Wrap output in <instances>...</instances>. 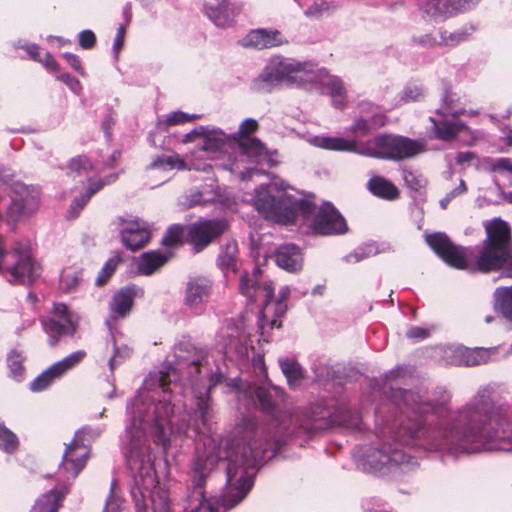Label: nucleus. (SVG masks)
I'll return each instance as SVG.
<instances>
[{"mask_svg":"<svg viewBox=\"0 0 512 512\" xmlns=\"http://www.w3.org/2000/svg\"><path fill=\"white\" fill-rule=\"evenodd\" d=\"M175 362L165 364L161 370L151 372L136 396L129 402V423L137 436L141 431L145 446L150 431L155 441L166 448L170 436L181 435L192 429L197 437L196 456L192 468V490L186 497L184 512H220L206 503L204 485L215 464L227 460V483L221 495L224 510L239 504L254 483L256 467L274 456L281 448L282 436L290 435L285 419L292 415L283 411L285 394L277 386L253 389L251 394L261 410L270 415L276 431L271 434L258 427L255 420L244 417L225 439L213 432L214 412L210 390L221 379L208 352L189 342L174 347Z\"/></svg>","mask_w":512,"mask_h":512,"instance_id":"1","label":"nucleus"},{"mask_svg":"<svg viewBox=\"0 0 512 512\" xmlns=\"http://www.w3.org/2000/svg\"><path fill=\"white\" fill-rule=\"evenodd\" d=\"M496 387H479L475 395L457 410H450L451 394L444 388L427 401L415 391L399 390L397 405L425 420L404 421L393 436L370 448L363 466L381 476L408 472L417 466L416 459L400 446L420 447L444 456L458 457L487 451L512 452V406L495 405Z\"/></svg>","mask_w":512,"mask_h":512,"instance_id":"2","label":"nucleus"},{"mask_svg":"<svg viewBox=\"0 0 512 512\" xmlns=\"http://www.w3.org/2000/svg\"><path fill=\"white\" fill-rule=\"evenodd\" d=\"M271 188L272 184L260 186L252 199L254 208L265 219L283 225L299 222L317 235H337L348 230L345 219L331 203L325 202L316 208L310 199L299 193L283 192L275 197Z\"/></svg>","mask_w":512,"mask_h":512,"instance_id":"3","label":"nucleus"},{"mask_svg":"<svg viewBox=\"0 0 512 512\" xmlns=\"http://www.w3.org/2000/svg\"><path fill=\"white\" fill-rule=\"evenodd\" d=\"M486 240L478 249V255L472 267L474 249L454 245L448 236L437 232L427 234L428 246L448 265L457 269H471L481 272L503 270V275L512 278V246L508 224L494 219L485 226Z\"/></svg>","mask_w":512,"mask_h":512,"instance_id":"4","label":"nucleus"},{"mask_svg":"<svg viewBox=\"0 0 512 512\" xmlns=\"http://www.w3.org/2000/svg\"><path fill=\"white\" fill-rule=\"evenodd\" d=\"M132 425L126 426L123 438L127 465L132 473L131 497L136 512H170L168 491L157 480L153 458L148 452L143 433L133 434Z\"/></svg>","mask_w":512,"mask_h":512,"instance_id":"5","label":"nucleus"},{"mask_svg":"<svg viewBox=\"0 0 512 512\" xmlns=\"http://www.w3.org/2000/svg\"><path fill=\"white\" fill-rule=\"evenodd\" d=\"M259 273L258 268H255L251 274L244 273L240 279V292L249 300H255L261 296L264 297L265 304L259 317V330L263 340L268 342L269 339L266 336L267 328L273 329L281 327L280 318H282L287 311L285 301L290 295V288L288 286L281 287L278 299L274 301V288L272 283L264 282L260 284Z\"/></svg>","mask_w":512,"mask_h":512,"instance_id":"6","label":"nucleus"},{"mask_svg":"<svg viewBox=\"0 0 512 512\" xmlns=\"http://www.w3.org/2000/svg\"><path fill=\"white\" fill-rule=\"evenodd\" d=\"M315 64L300 62L292 58L273 56L261 74L253 81V89L266 90L267 86L287 85L306 90L310 87Z\"/></svg>","mask_w":512,"mask_h":512,"instance_id":"7","label":"nucleus"},{"mask_svg":"<svg viewBox=\"0 0 512 512\" xmlns=\"http://www.w3.org/2000/svg\"><path fill=\"white\" fill-rule=\"evenodd\" d=\"M0 274L8 275L9 282L30 285L40 275V266L33 258L26 243H17L7 251L0 237Z\"/></svg>","mask_w":512,"mask_h":512,"instance_id":"8","label":"nucleus"},{"mask_svg":"<svg viewBox=\"0 0 512 512\" xmlns=\"http://www.w3.org/2000/svg\"><path fill=\"white\" fill-rule=\"evenodd\" d=\"M425 151L422 141L411 140L397 135L382 134L359 143L357 154L379 158L400 160L413 157Z\"/></svg>","mask_w":512,"mask_h":512,"instance_id":"9","label":"nucleus"},{"mask_svg":"<svg viewBox=\"0 0 512 512\" xmlns=\"http://www.w3.org/2000/svg\"><path fill=\"white\" fill-rule=\"evenodd\" d=\"M101 433L102 429L99 427H84L75 433L73 440L65 449L60 464V472L64 473V477L67 480L75 479L85 467L90 452V445Z\"/></svg>","mask_w":512,"mask_h":512,"instance_id":"10","label":"nucleus"},{"mask_svg":"<svg viewBox=\"0 0 512 512\" xmlns=\"http://www.w3.org/2000/svg\"><path fill=\"white\" fill-rule=\"evenodd\" d=\"M80 315L64 303H55L51 315L42 319V326L49 337V344L54 346L62 337H73L79 327Z\"/></svg>","mask_w":512,"mask_h":512,"instance_id":"11","label":"nucleus"},{"mask_svg":"<svg viewBox=\"0 0 512 512\" xmlns=\"http://www.w3.org/2000/svg\"><path fill=\"white\" fill-rule=\"evenodd\" d=\"M235 146L238 148L237 155H229L227 163H223L220 167L232 174L239 175L241 180L249 179L254 172L251 168L243 170V163L246 158L251 161L258 162L266 157V149L260 140L256 138H246L236 142Z\"/></svg>","mask_w":512,"mask_h":512,"instance_id":"12","label":"nucleus"},{"mask_svg":"<svg viewBox=\"0 0 512 512\" xmlns=\"http://www.w3.org/2000/svg\"><path fill=\"white\" fill-rule=\"evenodd\" d=\"M313 76L306 91L328 94L332 105L337 109H343L347 103V91L343 81L335 75H331L324 68L314 66Z\"/></svg>","mask_w":512,"mask_h":512,"instance_id":"13","label":"nucleus"},{"mask_svg":"<svg viewBox=\"0 0 512 512\" xmlns=\"http://www.w3.org/2000/svg\"><path fill=\"white\" fill-rule=\"evenodd\" d=\"M227 227L224 219H200L187 227L186 240L198 253L222 235Z\"/></svg>","mask_w":512,"mask_h":512,"instance_id":"14","label":"nucleus"},{"mask_svg":"<svg viewBox=\"0 0 512 512\" xmlns=\"http://www.w3.org/2000/svg\"><path fill=\"white\" fill-rule=\"evenodd\" d=\"M86 355V351L77 350L55 362L30 383V390L32 392H41L47 389L54 381L62 378L70 370L78 366L85 359Z\"/></svg>","mask_w":512,"mask_h":512,"instance_id":"15","label":"nucleus"},{"mask_svg":"<svg viewBox=\"0 0 512 512\" xmlns=\"http://www.w3.org/2000/svg\"><path fill=\"white\" fill-rule=\"evenodd\" d=\"M444 104L437 109L436 117H430L433 124L434 137L440 140H450L458 133L465 130L466 125L458 119L464 110H457L448 103V96L443 99Z\"/></svg>","mask_w":512,"mask_h":512,"instance_id":"16","label":"nucleus"},{"mask_svg":"<svg viewBox=\"0 0 512 512\" xmlns=\"http://www.w3.org/2000/svg\"><path fill=\"white\" fill-rule=\"evenodd\" d=\"M361 116L356 118L347 131L354 137H363L371 130L385 124V115L372 103L363 101L359 104Z\"/></svg>","mask_w":512,"mask_h":512,"instance_id":"17","label":"nucleus"},{"mask_svg":"<svg viewBox=\"0 0 512 512\" xmlns=\"http://www.w3.org/2000/svg\"><path fill=\"white\" fill-rule=\"evenodd\" d=\"M149 172L151 174L161 173L164 174L161 178L160 184L166 182L169 179L167 173L172 171L173 169L177 170H190L194 169L202 172H209L211 170V165L206 162H197L192 160L188 165L184 159L180 157L178 154H172L168 156H159L157 157L150 165Z\"/></svg>","mask_w":512,"mask_h":512,"instance_id":"18","label":"nucleus"},{"mask_svg":"<svg viewBox=\"0 0 512 512\" xmlns=\"http://www.w3.org/2000/svg\"><path fill=\"white\" fill-rule=\"evenodd\" d=\"M235 146L229 134L220 129H210L205 127V133L202 134L199 148L195 153H204L208 158H219L222 154H230V150Z\"/></svg>","mask_w":512,"mask_h":512,"instance_id":"19","label":"nucleus"},{"mask_svg":"<svg viewBox=\"0 0 512 512\" xmlns=\"http://www.w3.org/2000/svg\"><path fill=\"white\" fill-rule=\"evenodd\" d=\"M478 0H420L421 11L435 20L470 9Z\"/></svg>","mask_w":512,"mask_h":512,"instance_id":"20","label":"nucleus"},{"mask_svg":"<svg viewBox=\"0 0 512 512\" xmlns=\"http://www.w3.org/2000/svg\"><path fill=\"white\" fill-rule=\"evenodd\" d=\"M119 231L123 245L132 251L142 248L150 240V231L138 219H119Z\"/></svg>","mask_w":512,"mask_h":512,"instance_id":"21","label":"nucleus"},{"mask_svg":"<svg viewBox=\"0 0 512 512\" xmlns=\"http://www.w3.org/2000/svg\"><path fill=\"white\" fill-rule=\"evenodd\" d=\"M239 43L245 48L263 50L279 47L288 41L279 30L259 28L249 31Z\"/></svg>","mask_w":512,"mask_h":512,"instance_id":"22","label":"nucleus"},{"mask_svg":"<svg viewBox=\"0 0 512 512\" xmlns=\"http://www.w3.org/2000/svg\"><path fill=\"white\" fill-rule=\"evenodd\" d=\"M138 293H142V289L131 285L120 289L113 295L109 306L110 314L106 320L109 330H112V320L124 318L130 313Z\"/></svg>","mask_w":512,"mask_h":512,"instance_id":"23","label":"nucleus"},{"mask_svg":"<svg viewBox=\"0 0 512 512\" xmlns=\"http://www.w3.org/2000/svg\"><path fill=\"white\" fill-rule=\"evenodd\" d=\"M242 11V4L223 1L217 6L205 5V14L220 28H227L234 24L236 17Z\"/></svg>","mask_w":512,"mask_h":512,"instance_id":"24","label":"nucleus"},{"mask_svg":"<svg viewBox=\"0 0 512 512\" xmlns=\"http://www.w3.org/2000/svg\"><path fill=\"white\" fill-rule=\"evenodd\" d=\"M211 287V282L205 278L189 281L185 292V305L196 313L201 312L209 299Z\"/></svg>","mask_w":512,"mask_h":512,"instance_id":"25","label":"nucleus"},{"mask_svg":"<svg viewBox=\"0 0 512 512\" xmlns=\"http://www.w3.org/2000/svg\"><path fill=\"white\" fill-rule=\"evenodd\" d=\"M452 362L456 365L476 366L485 364L494 358L495 349L456 347Z\"/></svg>","mask_w":512,"mask_h":512,"instance_id":"26","label":"nucleus"},{"mask_svg":"<svg viewBox=\"0 0 512 512\" xmlns=\"http://www.w3.org/2000/svg\"><path fill=\"white\" fill-rule=\"evenodd\" d=\"M276 263L288 272H299L303 267V254L301 249L294 244H283L275 253Z\"/></svg>","mask_w":512,"mask_h":512,"instance_id":"27","label":"nucleus"},{"mask_svg":"<svg viewBox=\"0 0 512 512\" xmlns=\"http://www.w3.org/2000/svg\"><path fill=\"white\" fill-rule=\"evenodd\" d=\"M308 142L318 148L332 151H346L357 153L359 142L355 139H345L342 137L313 136Z\"/></svg>","mask_w":512,"mask_h":512,"instance_id":"28","label":"nucleus"},{"mask_svg":"<svg viewBox=\"0 0 512 512\" xmlns=\"http://www.w3.org/2000/svg\"><path fill=\"white\" fill-rule=\"evenodd\" d=\"M66 493V486H56L38 498L30 512H56Z\"/></svg>","mask_w":512,"mask_h":512,"instance_id":"29","label":"nucleus"},{"mask_svg":"<svg viewBox=\"0 0 512 512\" xmlns=\"http://www.w3.org/2000/svg\"><path fill=\"white\" fill-rule=\"evenodd\" d=\"M367 188L374 196L385 200H395L399 196L398 188L382 176L373 175L367 183Z\"/></svg>","mask_w":512,"mask_h":512,"instance_id":"30","label":"nucleus"},{"mask_svg":"<svg viewBox=\"0 0 512 512\" xmlns=\"http://www.w3.org/2000/svg\"><path fill=\"white\" fill-rule=\"evenodd\" d=\"M238 245L234 240H229L221 247L217 263L223 272H235L238 262Z\"/></svg>","mask_w":512,"mask_h":512,"instance_id":"31","label":"nucleus"},{"mask_svg":"<svg viewBox=\"0 0 512 512\" xmlns=\"http://www.w3.org/2000/svg\"><path fill=\"white\" fill-rule=\"evenodd\" d=\"M168 260V255L160 251H149L141 255L138 263V272L142 275H151Z\"/></svg>","mask_w":512,"mask_h":512,"instance_id":"32","label":"nucleus"},{"mask_svg":"<svg viewBox=\"0 0 512 512\" xmlns=\"http://www.w3.org/2000/svg\"><path fill=\"white\" fill-rule=\"evenodd\" d=\"M494 309L503 318L512 322V285L510 287H498L494 292Z\"/></svg>","mask_w":512,"mask_h":512,"instance_id":"33","label":"nucleus"},{"mask_svg":"<svg viewBox=\"0 0 512 512\" xmlns=\"http://www.w3.org/2000/svg\"><path fill=\"white\" fill-rule=\"evenodd\" d=\"M112 354L108 359V367L111 374L114 373L115 369L122 365L127 359L130 358L132 350L126 344L119 343L113 330H110Z\"/></svg>","mask_w":512,"mask_h":512,"instance_id":"34","label":"nucleus"},{"mask_svg":"<svg viewBox=\"0 0 512 512\" xmlns=\"http://www.w3.org/2000/svg\"><path fill=\"white\" fill-rule=\"evenodd\" d=\"M227 328V331L223 333V337L227 336L229 338L228 342H225L223 345L224 353L227 357H232L233 354L236 355L237 358H243V355L246 353V348L243 346V333L238 332L236 329Z\"/></svg>","mask_w":512,"mask_h":512,"instance_id":"35","label":"nucleus"},{"mask_svg":"<svg viewBox=\"0 0 512 512\" xmlns=\"http://www.w3.org/2000/svg\"><path fill=\"white\" fill-rule=\"evenodd\" d=\"M279 365L287 379L288 384L291 387L298 386L303 378V371L301 366L294 360L290 359H280Z\"/></svg>","mask_w":512,"mask_h":512,"instance_id":"36","label":"nucleus"},{"mask_svg":"<svg viewBox=\"0 0 512 512\" xmlns=\"http://www.w3.org/2000/svg\"><path fill=\"white\" fill-rule=\"evenodd\" d=\"M24 356L17 351H11L7 356V366L9 369V376L16 382L24 379L25 368L23 365Z\"/></svg>","mask_w":512,"mask_h":512,"instance_id":"37","label":"nucleus"},{"mask_svg":"<svg viewBox=\"0 0 512 512\" xmlns=\"http://www.w3.org/2000/svg\"><path fill=\"white\" fill-rule=\"evenodd\" d=\"M123 499L120 494L118 483L113 480L110 485V492L106 499L105 506L102 512H121Z\"/></svg>","mask_w":512,"mask_h":512,"instance_id":"38","label":"nucleus"},{"mask_svg":"<svg viewBox=\"0 0 512 512\" xmlns=\"http://www.w3.org/2000/svg\"><path fill=\"white\" fill-rule=\"evenodd\" d=\"M335 422L346 427H359L360 416L347 405L341 406L335 413Z\"/></svg>","mask_w":512,"mask_h":512,"instance_id":"39","label":"nucleus"},{"mask_svg":"<svg viewBox=\"0 0 512 512\" xmlns=\"http://www.w3.org/2000/svg\"><path fill=\"white\" fill-rule=\"evenodd\" d=\"M468 32L465 29H460L457 31L449 32V31H440L439 32V40L440 46L445 47H454L468 39Z\"/></svg>","mask_w":512,"mask_h":512,"instance_id":"40","label":"nucleus"},{"mask_svg":"<svg viewBox=\"0 0 512 512\" xmlns=\"http://www.w3.org/2000/svg\"><path fill=\"white\" fill-rule=\"evenodd\" d=\"M19 447V440L16 434L4 425H0V448L8 453H14Z\"/></svg>","mask_w":512,"mask_h":512,"instance_id":"41","label":"nucleus"},{"mask_svg":"<svg viewBox=\"0 0 512 512\" xmlns=\"http://www.w3.org/2000/svg\"><path fill=\"white\" fill-rule=\"evenodd\" d=\"M258 129V122L253 118H247L241 122L237 132L229 134L232 143L235 145L242 139L250 138L249 136Z\"/></svg>","mask_w":512,"mask_h":512,"instance_id":"42","label":"nucleus"},{"mask_svg":"<svg viewBox=\"0 0 512 512\" xmlns=\"http://www.w3.org/2000/svg\"><path fill=\"white\" fill-rule=\"evenodd\" d=\"M92 169V164L85 156L73 158L68 165V173L73 175V177L76 175L88 176L89 171Z\"/></svg>","mask_w":512,"mask_h":512,"instance_id":"43","label":"nucleus"},{"mask_svg":"<svg viewBox=\"0 0 512 512\" xmlns=\"http://www.w3.org/2000/svg\"><path fill=\"white\" fill-rule=\"evenodd\" d=\"M81 280V273L75 269L67 268L61 273L60 284L66 291L76 288Z\"/></svg>","mask_w":512,"mask_h":512,"instance_id":"44","label":"nucleus"},{"mask_svg":"<svg viewBox=\"0 0 512 512\" xmlns=\"http://www.w3.org/2000/svg\"><path fill=\"white\" fill-rule=\"evenodd\" d=\"M402 178L408 188L419 191L426 185V180L418 172L404 168Z\"/></svg>","mask_w":512,"mask_h":512,"instance_id":"45","label":"nucleus"},{"mask_svg":"<svg viewBox=\"0 0 512 512\" xmlns=\"http://www.w3.org/2000/svg\"><path fill=\"white\" fill-rule=\"evenodd\" d=\"M424 89L419 85H408L400 94L399 103L406 104L416 102L424 97Z\"/></svg>","mask_w":512,"mask_h":512,"instance_id":"46","label":"nucleus"},{"mask_svg":"<svg viewBox=\"0 0 512 512\" xmlns=\"http://www.w3.org/2000/svg\"><path fill=\"white\" fill-rule=\"evenodd\" d=\"M184 236V227L179 224L170 226L163 237V244L167 246H175L182 243Z\"/></svg>","mask_w":512,"mask_h":512,"instance_id":"47","label":"nucleus"},{"mask_svg":"<svg viewBox=\"0 0 512 512\" xmlns=\"http://www.w3.org/2000/svg\"><path fill=\"white\" fill-rule=\"evenodd\" d=\"M330 9V3L325 0H315L305 11L308 18H317Z\"/></svg>","mask_w":512,"mask_h":512,"instance_id":"48","label":"nucleus"},{"mask_svg":"<svg viewBox=\"0 0 512 512\" xmlns=\"http://www.w3.org/2000/svg\"><path fill=\"white\" fill-rule=\"evenodd\" d=\"M198 118L195 114H188L182 111H173L166 116V124L169 126L183 124Z\"/></svg>","mask_w":512,"mask_h":512,"instance_id":"49","label":"nucleus"},{"mask_svg":"<svg viewBox=\"0 0 512 512\" xmlns=\"http://www.w3.org/2000/svg\"><path fill=\"white\" fill-rule=\"evenodd\" d=\"M116 266H117V260L115 259H109L105 264L104 266L102 267V269L100 270L96 280H95V284L97 286H101L103 285L104 283H106V281L108 280V278H110V276L114 273L115 269H116Z\"/></svg>","mask_w":512,"mask_h":512,"instance_id":"50","label":"nucleus"},{"mask_svg":"<svg viewBox=\"0 0 512 512\" xmlns=\"http://www.w3.org/2000/svg\"><path fill=\"white\" fill-rule=\"evenodd\" d=\"M467 191V187H466V184L464 182V180L460 179V182H459V185L451 190L450 192H448L441 200H440V207L442 209H446L447 206L449 205V203L457 196L459 195H462L464 193H466Z\"/></svg>","mask_w":512,"mask_h":512,"instance_id":"51","label":"nucleus"},{"mask_svg":"<svg viewBox=\"0 0 512 512\" xmlns=\"http://www.w3.org/2000/svg\"><path fill=\"white\" fill-rule=\"evenodd\" d=\"M56 78L63 82L64 84H66L68 86V88L75 94H80L81 91H82V86L79 82L78 79H76L75 77L71 76L70 74L68 73H58L56 75Z\"/></svg>","mask_w":512,"mask_h":512,"instance_id":"52","label":"nucleus"},{"mask_svg":"<svg viewBox=\"0 0 512 512\" xmlns=\"http://www.w3.org/2000/svg\"><path fill=\"white\" fill-rule=\"evenodd\" d=\"M374 254L373 247L368 246L365 248H358L353 253H350L345 257L346 262L348 263H357L371 255Z\"/></svg>","mask_w":512,"mask_h":512,"instance_id":"53","label":"nucleus"},{"mask_svg":"<svg viewBox=\"0 0 512 512\" xmlns=\"http://www.w3.org/2000/svg\"><path fill=\"white\" fill-rule=\"evenodd\" d=\"M492 171H507L512 174V159L496 158L488 160Z\"/></svg>","mask_w":512,"mask_h":512,"instance_id":"54","label":"nucleus"},{"mask_svg":"<svg viewBox=\"0 0 512 512\" xmlns=\"http://www.w3.org/2000/svg\"><path fill=\"white\" fill-rule=\"evenodd\" d=\"M89 200L90 197L86 193L80 195L79 197H76L72 201L70 208L68 210L69 215L71 217H77L80 211L85 207Z\"/></svg>","mask_w":512,"mask_h":512,"instance_id":"55","label":"nucleus"},{"mask_svg":"<svg viewBox=\"0 0 512 512\" xmlns=\"http://www.w3.org/2000/svg\"><path fill=\"white\" fill-rule=\"evenodd\" d=\"M96 42V36L91 30H83L79 34V45L83 49H91Z\"/></svg>","mask_w":512,"mask_h":512,"instance_id":"56","label":"nucleus"},{"mask_svg":"<svg viewBox=\"0 0 512 512\" xmlns=\"http://www.w3.org/2000/svg\"><path fill=\"white\" fill-rule=\"evenodd\" d=\"M413 41L423 47L440 46L439 35L433 36L431 34H425V35H421L419 37H414Z\"/></svg>","mask_w":512,"mask_h":512,"instance_id":"57","label":"nucleus"},{"mask_svg":"<svg viewBox=\"0 0 512 512\" xmlns=\"http://www.w3.org/2000/svg\"><path fill=\"white\" fill-rule=\"evenodd\" d=\"M39 63H41L50 72L57 74L60 73L58 63L53 58V56L48 52L43 53Z\"/></svg>","mask_w":512,"mask_h":512,"instance_id":"58","label":"nucleus"},{"mask_svg":"<svg viewBox=\"0 0 512 512\" xmlns=\"http://www.w3.org/2000/svg\"><path fill=\"white\" fill-rule=\"evenodd\" d=\"M116 179L115 175H111L104 180H99L89 184L87 191L85 192L91 198L96 192H98L104 185L112 183Z\"/></svg>","mask_w":512,"mask_h":512,"instance_id":"59","label":"nucleus"},{"mask_svg":"<svg viewBox=\"0 0 512 512\" xmlns=\"http://www.w3.org/2000/svg\"><path fill=\"white\" fill-rule=\"evenodd\" d=\"M205 203H206V200L203 198V194L199 191H195L186 197L183 205L185 207L190 208V207H194L196 205H204Z\"/></svg>","mask_w":512,"mask_h":512,"instance_id":"60","label":"nucleus"},{"mask_svg":"<svg viewBox=\"0 0 512 512\" xmlns=\"http://www.w3.org/2000/svg\"><path fill=\"white\" fill-rule=\"evenodd\" d=\"M64 59L66 62L80 75H84V70L81 64V61L79 57L75 54L66 52L63 54Z\"/></svg>","mask_w":512,"mask_h":512,"instance_id":"61","label":"nucleus"},{"mask_svg":"<svg viewBox=\"0 0 512 512\" xmlns=\"http://www.w3.org/2000/svg\"><path fill=\"white\" fill-rule=\"evenodd\" d=\"M20 47L23 48L24 50H26V52L28 53L30 58L33 59L34 61L39 62L41 60L43 53L38 45L25 44V45H21Z\"/></svg>","mask_w":512,"mask_h":512,"instance_id":"62","label":"nucleus"},{"mask_svg":"<svg viewBox=\"0 0 512 512\" xmlns=\"http://www.w3.org/2000/svg\"><path fill=\"white\" fill-rule=\"evenodd\" d=\"M429 330L422 327H410L407 330V337L411 339H425L429 336Z\"/></svg>","mask_w":512,"mask_h":512,"instance_id":"63","label":"nucleus"},{"mask_svg":"<svg viewBox=\"0 0 512 512\" xmlns=\"http://www.w3.org/2000/svg\"><path fill=\"white\" fill-rule=\"evenodd\" d=\"M125 33H126L125 25L124 24H120V26L118 27V30H117L116 37H115L114 42H113V50L115 51V53H118L119 50L122 48L123 42H124Z\"/></svg>","mask_w":512,"mask_h":512,"instance_id":"64","label":"nucleus"}]
</instances>
